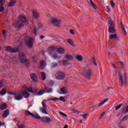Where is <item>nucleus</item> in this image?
I'll return each instance as SVG.
<instances>
[{
	"label": "nucleus",
	"instance_id": "1",
	"mask_svg": "<svg viewBox=\"0 0 128 128\" xmlns=\"http://www.w3.org/2000/svg\"><path fill=\"white\" fill-rule=\"evenodd\" d=\"M25 114L26 116H31L32 118H35L36 120H42V122L44 124H50V122H52V119L50 118V117L44 116L42 118L38 114L36 113H34V114H33L32 113L30 112V111H26Z\"/></svg>",
	"mask_w": 128,
	"mask_h": 128
},
{
	"label": "nucleus",
	"instance_id": "2",
	"mask_svg": "<svg viewBox=\"0 0 128 128\" xmlns=\"http://www.w3.org/2000/svg\"><path fill=\"white\" fill-rule=\"evenodd\" d=\"M94 74L92 72V70L88 66V65L86 66L84 68V73L83 75L88 80H90L92 78V75Z\"/></svg>",
	"mask_w": 128,
	"mask_h": 128
},
{
	"label": "nucleus",
	"instance_id": "3",
	"mask_svg": "<svg viewBox=\"0 0 128 128\" xmlns=\"http://www.w3.org/2000/svg\"><path fill=\"white\" fill-rule=\"evenodd\" d=\"M56 50L58 54H64L65 52L64 48H56V47H50L47 50V52H48L49 54H50Z\"/></svg>",
	"mask_w": 128,
	"mask_h": 128
},
{
	"label": "nucleus",
	"instance_id": "4",
	"mask_svg": "<svg viewBox=\"0 0 128 128\" xmlns=\"http://www.w3.org/2000/svg\"><path fill=\"white\" fill-rule=\"evenodd\" d=\"M118 80L119 82H120L122 86H126V80H128V78H126V73L124 74V76H122V74L118 73Z\"/></svg>",
	"mask_w": 128,
	"mask_h": 128
},
{
	"label": "nucleus",
	"instance_id": "5",
	"mask_svg": "<svg viewBox=\"0 0 128 128\" xmlns=\"http://www.w3.org/2000/svg\"><path fill=\"white\" fill-rule=\"evenodd\" d=\"M19 62L20 64H25L26 66H30V61L26 59V56L24 53L20 54Z\"/></svg>",
	"mask_w": 128,
	"mask_h": 128
},
{
	"label": "nucleus",
	"instance_id": "6",
	"mask_svg": "<svg viewBox=\"0 0 128 128\" xmlns=\"http://www.w3.org/2000/svg\"><path fill=\"white\" fill-rule=\"evenodd\" d=\"M49 22L57 28H60V24H62V20L54 17H50Z\"/></svg>",
	"mask_w": 128,
	"mask_h": 128
},
{
	"label": "nucleus",
	"instance_id": "7",
	"mask_svg": "<svg viewBox=\"0 0 128 128\" xmlns=\"http://www.w3.org/2000/svg\"><path fill=\"white\" fill-rule=\"evenodd\" d=\"M34 39L30 37H28L25 40L26 44L30 48H32L34 46Z\"/></svg>",
	"mask_w": 128,
	"mask_h": 128
},
{
	"label": "nucleus",
	"instance_id": "8",
	"mask_svg": "<svg viewBox=\"0 0 128 128\" xmlns=\"http://www.w3.org/2000/svg\"><path fill=\"white\" fill-rule=\"evenodd\" d=\"M20 92L22 94V98H30V94L28 93V92L26 90H23L22 87V88L20 90Z\"/></svg>",
	"mask_w": 128,
	"mask_h": 128
},
{
	"label": "nucleus",
	"instance_id": "9",
	"mask_svg": "<svg viewBox=\"0 0 128 128\" xmlns=\"http://www.w3.org/2000/svg\"><path fill=\"white\" fill-rule=\"evenodd\" d=\"M64 74L62 72H58L56 74V78H57V80H64Z\"/></svg>",
	"mask_w": 128,
	"mask_h": 128
},
{
	"label": "nucleus",
	"instance_id": "10",
	"mask_svg": "<svg viewBox=\"0 0 128 128\" xmlns=\"http://www.w3.org/2000/svg\"><path fill=\"white\" fill-rule=\"evenodd\" d=\"M110 40H115L116 42H120V39L118 37V36L116 34H112L109 36Z\"/></svg>",
	"mask_w": 128,
	"mask_h": 128
},
{
	"label": "nucleus",
	"instance_id": "11",
	"mask_svg": "<svg viewBox=\"0 0 128 128\" xmlns=\"http://www.w3.org/2000/svg\"><path fill=\"white\" fill-rule=\"evenodd\" d=\"M22 92H20V90L18 92H16L14 98L16 100H22Z\"/></svg>",
	"mask_w": 128,
	"mask_h": 128
},
{
	"label": "nucleus",
	"instance_id": "12",
	"mask_svg": "<svg viewBox=\"0 0 128 128\" xmlns=\"http://www.w3.org/2000/svg\"><path fill=\"white\" fill-rule=\"evenodd\" d=\"M6 52H18V48L14 49L10 46H8L6 48Z\"/></svg>",
	"mask_w": 128,
	"mask_h": 128
},
{
	"label": "nucleus",
	"instance_id": "13",
	"mask_svg": "<svg viewBox=\"0 0 128 128\" xmlns=\"http://www.w3.org/2000/svg\"><path fill=\"white\" fill-rule=\"evenodd\" d=\"M30 78L34 82V84H37L38 82V76H36V74H30Z\"/></svg>",
	"mask_w": 128,
	"mask_h": 128
},
{
	"label": "nucleus",
	"instance_id": "14",
	"mask_svg": "<svg viewBox=\"0 0 128 128\" xmlns=\"http://www.w3.org/2000/svg\"><path fill=\"white\" fill-rule=\"evenodd\" d=\"M22 88H23V90H26V92L34 94V89L32 88V87H30L28 88L26 86H22Z\"/></svg>",
	"mask_w": 128,
	"mask_h": 128
},
{
	"label": "nucleus",
	"instance_id": "15",
	"mask_svg": "<svg viewBox=\"0 0 128 128\" xmlns=\"http://www.w3.org/2000/svg\"><path fill=\"white\" fill-rule=\"evenodd\" d=\"M32 18H35V20H36V18H38L40 16L38 12V10H32Z\"/></svg>",
	"mask_w": 128,
	"mask_h": 128
},
{
	"label": "nucleus",
	"instance_id": "16",
	"mask_svg": "<svg viewBox=\"0 0 128 128\" xmlns=\"http://www.w3.org/2000/svg\"><path fill=\"white\" fill-rule=\"evenodd\" d=\"M87 2H88L89 6H92V8H94V10H98V6H96V4H94V2H92V0H87Z\"/></svg>",
	"mask_w": 128,
	"mask_h": 128
},
{
	"label": "nucleus",
	"instance_id": "17",
	"mask_svg": "<svg viewBox=\"0 0 128 128\" xmlns=\"http://www.w3.org/2000/svg\"><path fill=\"white\" fill-rule=\"evenodd\" d=\"M62 94H66L68 92V88L66 87H62L60 89Z\"/></svg>",
	"mask_w": 128,
	"mask_h": 128
},
{
	"label": "nucleus",
	"instance_id": "18",
	"mask_svg": "<svg viewBox=\"0 0 128 128\" xmlns=\"http://www.w3.org/2000/svg\"><path fill=\"white\" fill-rule=\"evenodd\" d=\"M108 24L110 26H116V24L110 17H109L108 18Z\"/></svg>",
	"mask_w": 128,
	"mask_h": 128
},
{
	"label": "nucleus",
	"instance_id": "19",
	"mask_svg": "<svg viewBox=\"0 0 128 128\" xmlns=\"http://www.w3.org/2000/svg\"><path fill=\"white\" fill-rule=\"evenodd\" d=\"M120 28L122 29V32L124 36H126V28H124V26L122 24V22H120Z\"/></svg>",
	"mask_w": 128,
	"mask_h": 128
},
{
	"label": "nucleus",
	"instance_id": "20",
	"mask_svg": "<svg viewBox=\"0 0 128 128\" xmlns=\"http://www.w3.org/2000/svg\"><path fill=\"white\" fill-rule=\"evenodd\" d=\"M5 0H0V12H4V8L2 6H4V2Z\"/></svg>",
	"mask_w": 128,
	"mask_h": 128
},
{
	"label": "nucleus",
	"instance_id": "21",
	"mask_svg": "<svg viewBox=\"0 0 128 128\" xmlns=\"http://www.w3.org/2000/svg\"><path fill=\"white\" fill-rule=\"evenodd\" d=\"M120 70H126V66L124 63L122 62H120Z\"/></svg>",
	"mask_w": 128,
	"mask_h": 128
},
{
	"label": "nucleus",
	"instance_id": "22",
	"mask_svg": "<svg viewBox=\"0 0 128 128\" xmlns=\"http://www.w3.org/2000/svg\"><path fill=\"white\" fill-rule=\"evenodd\" d=\"M16 0H12L9 3H8V6L12 7L16 6Z\"/></svg>",
	"mask_w": 128,
	"mask_h": 128
},
{
	"label": "nucleus",
	"instance_id": "23",
	"mask_svg": "<svg viewBox=\"0 0 128 128\" xmlns=\"http://www.w3.org/2000/svg\"><path fill=\"white\" fill-rule=\"evenodd\" d=\"M9 114H10V111L8 110H5L4 112V114H3L4 118H7Z\"/></svg>",
	"mask_w": 128,
	"mask_h": 128
},
{
	"label": "nucleus",
	"instance_id": "24",
	"mask_svg": "<svg viewBox=\"0 0 128 128\" xmlns=\"http://www.w3.org/2000/svg\"><path fill=\"white\" fill-rule=\"evenodd\" d=\"M46 66V63L45 61L42 60L40 62V68H45Z\"/></svg>",
	"mask_w": 128,
	"mask_h": 128
},
{
	"label": "nucleus",
	"instance_id": "25",
	"mask_svg": "<svg viewBox=\"0 0 128 128\" xmlns=\"http://www.w3.org/2000/svg\"><path fill=\"white\" fill-rule=\"evenodd\" d=\"M116 26H110L108 28V32L110 34H114L116 32V29L114 28Z\"/></svg>",
	"mask_w": 128,
	"mask_h": 128
},
{
	"label": "nucleus",
	"instance_id": "26",
	"mask_svg": "<svg viewBox=\"0 0 128 128\" xmlns=\"http://www.w3.org/2000/svg\"><path fill=\"white\" fill-rule=\"evenodd\" d=\"M108 102V98H106L102 101L100 104H98V106H104L106 102Z\"/></svg>",
	"mask_w": 128,
	"mask_h": 128
},
{
	"label": "nucleus",
	"instance_id": "27",
	"mask_svg": "<svg viewBox=\"0 0 128 128\" xmlns=\"http://www.w3.org/2000/svg\"><path fill=\"white\" fill-rule=\"evenodd\" d=\"M19 20H20L21 22H24V24H26V18L24 16H21L20 17H19Z\"/></svg>",
	"mask_w": 128,
	"mask_h": 128
},
{
	"label": "nucleus",
	"instance_id": "28",
	"mask_svg": "<svg viewBox=\"0 0 128 128\" xmlns=\"http://www.w3.org/2000/svg\"><path fill=\"white\" fill-rule=\"evenodd\" d=\"M65 58H66V60H72L74 58V57L72 55L66 54L65 55Z\"/></svg>",
	"mask_w": 128,
	"mask_h": 128
},
{
	"label": "nucleus",
	"instance_id": "29",
	"mask_svg": "<svg viewBox=\"0 0 128 128\" xmlns=\"http://www.w3.org/2000/svg\"><path fill=\"white\" fill-rule=\"evenodd\" d=\"M40 111L41 112H42V114H48V113L46 112V108H40Z\"/></svg>",
	"mask_w": 128,
	"mask_h": 128
},
{
	"label": "nucleus",
	"instance_id": "30",
	"mask_svg": "<svg viewBox=\"0 0 128 128\" xmlns=\"http://www.w3.org/2000/svg\"><path fill=\"white\" fill-rule=\"evenodd\" d=\"M8 108V106L6 104H3L0 106V108L1 110H6Z\"/></svg>",
	"mask_w": 128,
	"mask_h": 128
},
{
	"label": "nucleus",
	"instance_id": "31",
	"mask_svg": "<svg viewBox=\"0 0 128 128\" xmlns=\"http://www.w3.org/2000/svg\"><path fill=\"white\" fill-rule=\"evenodd\" d=\"M122 114H128V105L126 106L124 108L122 112Z\"/></svg>",
	"mask_w": 128,
	"mask_h": 128
},
{
	"label": "nucleus",
	"instance_id": "32",
	"mask_svg": "<svg viewBox=\"0 0 128 128\" xmlns=\"http://www.w3.org/2000/svg\"><path fill=\"white\" fill-rule=\"evenodd\" d=\"M52 58H54V60H60V58H62V56L58 55V54H54L53 55Z\"/></svg>",
	"mask_w": 128,
	"mask_h": 128
},
{
	"label": "nucleus",
	"instance_id": "33",
	"mask_svg": "<svg viewBox=\"0 0 128 128\" xmlns=\"http://www.w3.org/2000/svg\"><path fill=\"white\" fill-rule=\"evenodd\" d=\"M72 114H80V112L78 110L76 109L72 108L70 110Z\"/></svg>",
	"mask_w": 128,
	"mask_h": 128
},
{
	"label": "nucleus",
	"instance_id": "34",
	"mask_svg": "<svg viewBox=\"0 0 128 128\" xmlns=\"http://www.w3.org/2000/svg\"><path fill=\"white\" fill-rule=\"evenodd\" d=\"M68 42L69 44H70L72 46H76V45L74 43V42L71 39H68Z\"/></svg>",
	"mask_w": 128,
	"mask_h": 128
},
{
	"label": "nucleus",
	"instance_id": "35",
	"mask_svg": "<svg viewBox=\"0 0 128 128\" xmlns=\"http://www.w3.org/2000/svg\"><path fill=\"white\" fill-rule=\"evenodd\" d=\"M112 66L114 68L116 72H118V66L116 64V62H112Z\"/></svg>",
	"mask_w": 128,
	"mask_h": 128
},
{
	"label": "nucleus",
	"instance_id": "36",
	"mask_svg": "<svg viewBox=\"0 0 128 128\" xmlns=\"http://www.w3.org/2000/svg\"><path fill=\"white\" fill-rule=\"evenodd\" d=\"M76 59L78 62H82V56L80 55H77L76 56Z\"/></svg>",
	"mask_w": 128,
	"mask_h": 128
},
{
	"label": "nucleus",
	"instance_id": "37",
	"mask_svg": "<svg viewBox=\"0 0 128 128\" xmlns=\"http://www.w3.org/2000/svg\"><path fill=\"white\" fill-rule=\"evenodd\" d=\"M41 78H42V80H44L46 78V74L44 72H42L41 73Z\"/></svg>",
	"mask_w": 128,
	"mask_h": 128
},
{
	"label": "nucleus",
	"instance_id": "38",
	"mask_svg": "<svg viewBox=\"0 0 128 128\" xmlns=\"http://www.w3.org/2000/svg\"><path fill=\"white\" fill-rule=\"evenodd\" d=\"M46 102V100H44L42 102V106L44 108H48V106H46V104H45Z\"/></svg>",
	"mask_w": 128,
	"mask_h": 128
},
{
	"label": "nucleus",
	"instance_id": "39",
	"mask_svg": "<svg viewBox=\"0 0 128 128\" xmlns=\"http://www.w3.org/2000/svg\"><path fill=\"white\" fill-rule=\"evenodd\" d=\"M45 92L46 91L44 90H41L38 92L37 96H42V94H44Z\"/></svg>",
	"mask_w": 128,
	"mask_h": 128
},
{
	"label": "nucleus",
	"instance_id": "40",
	"mask_svg": "<svg viewBox=\"0 0 128 128\" xmlns=\"http://www.w3.org/2000/svg\"><path fill=\"white\" fill-rule=\"evenodd\" d=\"M128 116H124L121 120V122H126V120H128Z\"/></svg>",
	"mask_w": 128,
	"mask_h": 128
},
{
	"label": "nucleus",
	"instance_id": "41",
	"mask_svg": "<svg viewBox=\"0 0 128 128\" xmlns=\"http://www.w3.org/2000/svg\"><path fill=\"white\" fill-rule=\"evenodd\" d=\"M6 94V92L4 89L2 90L0 92V94L1 96H4Z\"/></svg>",
	"mask_w": 128,
	"mask_h": 128
},
{
	"label": "nucleus",
	"instance_id": "42",
	"mask_svg": "<svg viewBox=\"0 0 128 128\" xmlns=\"http://www.w3.org/2000/svg\"><path fill=\"white\" fill-rule=\"evenodd\" d=\"M104 114H106L105 112H103L102 113H101V114H100V116L99 117L100 120L102 118H103L104 116Z\"/></svg>",
	"mask_w": 128,
	"mask_h": 128
},
{
	"label": "nucleus",
	"instance_id": "43",
	"mask_svg": "<svg viewBox=\"0 0 128 128\" xmlns=\"http://www.w3.org/2000/svg\"><path fill=\"white\" fill-rule=\"evenodd\" d=\"M63 64L64 66H66L67 64H70V62H68V60H65L63 61Z\"/></svg>",
	"mask_w": 128,
	"mask_h": 128
},
{
	"label": "nucleus",
	"instance_id": "44",
	"mask_svg": "<svg viewBox=\"0 0 128 128\" xmlns=\"http://www.w3.org/2000/svg\"><path fill=\"white\" fill-rule=\"evenodd\" d=\"M16 26H22V24L20 22L18 21L16 23Z\"/></svg>",
	"mask_w": 128,
	"mask_h": 128
},
{
	"label": "nucleus",
	"instance_id": "45",
	"mask_svg": "<svg viewBox=\"0 0 128 128\" xmlns=\"http://www.w3.org/2000/svg\"><path fill=\"white\" fill-rule=\"evenodd\" d=\"M92 62L94 64V66H98V64H96V59L94 58H92Z\"/></svg>",
	"mask_w": 128,
	"mask_h": 128
},
{
	"label": "nucleus",
	"instance_id": "46",
	"mask_svg": "<svg viewBox=\"0 0 128 128\" xmlns=\"http://www.w3.org/2000/svg\"><path fill=\"white\" fill-rule=\"evenodd\" d=\"M89 116L88 114H83L82 117L84 118L86 120H88L87 116Z\"/></svg>",
	"mask_w": 128,
	"mask_h": 128
},
{
	"label": "nucleus",
	"instance_id": "47",
	"mask_svg": "<svg viewBox=\"0 0 128 128\" xmlns=\"http://www.w3.org/2000/svg\"><path fill=\"white\" fill-rule=\"evenodd\" d=\"M59 100H61V102H66V100L64 99V96H60L59 98Z\"/></svg>",
	"mask_w": 128,
	"mask_h": 128
},
{
	"label": "nucleus",
	"instance_id": "48",
	"mask_svg": "<svg viewBox=\"0 0 128 128\" xmlns=\"http://www.w3.org/2000/svg\"><path fill=\"white\" fill-rule=\"evenodd\" d=\"M8 94H10V96H16V94L14 92H8Z\"/></svg>",
	"mask_w": 128,
	"mask_h": 128
},
{
	"label": "nucleus",
	"instance_id": "49",
	"mask_svg": "<svg viewBox=\"0 0 128 128\" xmlns=\"http://www.w3.org/2000/svg\"><path fill=\"white\" fill-rule=\"evenodd\" d=\"M110 4L112 6V8H114V6H116V4H114V1L112 0L110 2Z\"/></svg>",
	"mask_w": 128,
	"mask_h": 128
},
{
	"label": "nucleus",
	"instance_id": "50",
	"mask_svg": "<svg viewBox=\"0 0 128 128\" xmlns=\"http://www.w3.org/2000/svg\"><path fill=\"white\" fill-rule=\"evenodd\" d=\"M122 106V104H120L118 106H117L116 108V110H120V108Z\"/></svg>",
	"mask_w": 128,
	"mask_h": 128
},
{
	"label": "nucleus",
	"instance_id": "51",
	"mask_svg": "<svg viewBox=\"0 0 128 128\" xmlns=\"http://www.w3.org/2000/svg\"><path fill=\"white\" fill-rule=\"evenodd\" d=\"M60 114L61 116H64V118H68V115H66V114H65L63 113V112H60Z\"/></svg>",
	"mask_w": 128,
	"mask_h": 128
},
{
	"label": "nucleus",
	"instance_id": "52",
	"mask_svg": "<svg viewBox=\"0 0 128 128\" xmlns=\"http://www.w3.org/2000/svg\"><path fill=\"white\" fill-rule=\"evenodd\" d=\"M118 128H126V126L124 125L119 124L118 126Z\"/></svg>",
	"mask_w": 128,
	"mask_h": 128
},
{
	"label": "nucleus",
	"instance_id": "53",
	"mask_svg": "<svg viewBox=\"0 0 128 128\" xmlns=\"http://www.w3.org/2000/svg\"><path fill=\"white\" fill-rule=\"evenodd\" d=\"M108 12H110V8L108 6H106Z\"/></svg>",
	"mask_w": 128,
	"mask_h": 128
},
{
	"label": "nucleus",
	"instance_id": "54",
	"mask_svg": "<svg viewBox=\"0 0 128 128\" xmlns=\"http://www.w3.org/2000/svg\"><path fill=\"white\" fill-rule=\"evenodd\" d=\"M3 84H4V81L0 80V88H2L4 86Z\"/></svg>",
	"mask_w": 128,
	"mask_h": 128
},
{
	"label": "nucleus",
	"instance_id": "55",
	"mask_svg": "<svg viewBox=\"0 0 128 128\" xmlns=\"http://www.w3.org/2000/svg\"><path fill=\"white\" fill-rule=\"evenodd\" d=\"M58 66L56 63H52V68H56Z\"/></svg>",
	"mask_w": 128,
	"mask_h": 128
},
{
	"label": "nucleus",
	"instance_id": "56",
	"mask_svg": "<svg viewBox=\"0 0 128 128\" xmlns=\"http://www.w3.org/2000/svg\"><path fill=\"white\" fill-rule=\"evenodd\" d=\"M42 26H44L42 25V24H38V28H42Z\"/></svg>",
	"mask_w": 128,
	"mask_h": 128
},
{
	"label": "nucleus",
	"instance_id": "57",
	"mask_svg": "<svg viewBox=\"0 0 128 128\" xmlns=\"http://www.w3.org/2000/svg\"><path fill=\"white\" fill-rule=\"evenodd\" d=\"M50 92H52V88L49 89L46 92L47 94H50Z\"/></svg>",
	"mask_w": 128,
	"mask_h": 128
},
{
	"label": "nucleus",
	"instance_id": "58",
	"mask_svg": "<svg viewBox=\"0 0 128 128\" xmlns=\"http://www.w3.org/2000/svg\"><path fill=\"white\" fill-rule=\"evenodd\" d=\"M18 128H26V126L24 124H21L18 126Z\"/></svg>",
	"mask_w": 128,
	"mask_h": 128
},
{
	"label": "nucleus",
	"instance_id": "59",
	"mask_svg": "<svg viewBox=\"0 0 128 128\" xmlns=\"http://www.w3.org/2000/svg\"><path fill=\"white\" fill-rule=\"evenodd\" d=\"M114 90V88L113 87H110V88H108L106 90L107 92H108L109 90Z\"/></svg>",
	"mask_w": 128,
	"mask_h": 128
},
{
	"label": "nucleus",
	"instance_id": "60",
	"mask_svg": "<svg viewBox=\"0 0 128 128\" xmlns=\"http://www.w3.org/2000/svg\"><path fill=\"white\" fill-rule=\"evenodd\" d=\"M51 100H55L56 102L57 100H58L60 99H58V98H52Z\"/></svg>",
	"mask_w": 128,
	"mask_h": 128
},
{
	"label": "nucleus",
	"instance_id": "61",
	"mask_svg": "<svg viewBox=\"0 0 128 128\" xmlns=\"http://www.w3.org/2000/svg\"><path fill=\"white\" fill-rule=\"evenodd\" d=\"M70 34H74V30H70Z\"/></svg>",
	"mask_w": 128,
	"mask_h": 128
},
{
	"label": "nucleus",
	"instance_id": "62",
	"mask_svg": "<svg viewBox=\"0 0 128 128\" xmlns=\"http://www.w3.org/2000/svg\"><path fill=\"white\" fill-rule=\"evenodd\" d=\"M34 34L35 36H36V29L34 30Z\"/></svg>",
	"mask_w": 128,
	"mask_h": 128
},
{
	"label": "nucleus",
	"instance_id": "63",
	"mask_svg": "<svg viewBox=\"0 0 128 128\" xmlns=\"http://www.w3.org/2000/svg\"><path fill=\"white\" fill-rule=\"evenodd\" d=\"M38 58V56L34 55V56L32 57V60H34V58Z\"/></svg>",
	"mask_w": 128,
	"mask_h": 128
},
{
	"label": "nucleus",
	"instance_id": "64",
	"mask_svg": "<svg viewBox=\"0 0 128 128\" xmlns=\"http://www.w3.org/2000/svg\"><path fill=\"white\" fill-rule=\"evenodd\" d=\"M34 92H38V88H35L34 89Z\"/></svg>",
	"mask_w": 128,
	"mask_h": 128
}]
</instances>
